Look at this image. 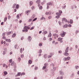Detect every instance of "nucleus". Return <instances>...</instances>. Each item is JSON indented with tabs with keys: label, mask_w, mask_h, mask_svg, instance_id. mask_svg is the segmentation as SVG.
<instances>
[{
	"label": "nucleus",
	"mask_w": 79,
	"mask_h": 79,
	"mask_svg": "<svg viewBox=\"0 0 79 79\" xmlns=\"http://www.w3.org/2000/svg\"><path fill=\"white\" fill-rule=\"evenodd\" d=\"M30 27L31 25H28L27 27L26 26L24 27L23 28V29L24 30H22L23 32H27V31H28V30L27 29H30Z\"/></svg>",
	"instance_id": "f257e3e1"
},
{
	"label": "nucleus",
	"mask_w": 79,
	"mask_h": 79,
	"mask_svg": "<svg viewBox=\"0 0 79 79\" xmlns=\"http://www.w3.org/2000/svg\"><path fill=\"white\" fill-rule=\"evenodd\" d=\"M63 38H59L58 39V41H60L61 43L63 42Z\"/></svg>",
	"instance_id": "f03ea898"
},
{
	"label": "nucleus",
	"mask_w": 79,
	"mask_h": 79,
	"mask_svg": "<svg viewBox=\"0 0 79 79\" xmlns=\"http://www.w3.org/2000/svg\"><path fill=\"white\" fill-rule=\"evenodd\" d=\"M66 34V32H63V33L60 34V35L61 36V37H64Z\"/></svg>",
	"instance_id": "7ed1b4c3"
},
{
	"label": "nucleus",
	"mask_w": 79,
	"mask_h": 79,
	"mask_svg": "<svg viewBox=\"0 0 79 79\" xmlns=\"http://www.w3.org/2000/svg\"><path fill=\"white\" fill-rule=\"evenodd\" d=\"M36 3H38V6H40V0H37L36 1Z\"/></svg>",
	"instance_id": "20e7f679"
},
{
	"label": "nucleus",
	"mask_w": 79,
	"mask_h": 79,
	"mask_svg": "<svg viewBox=\"0 0 79 79\" xmlns=\"http://www.w3.org/2000/svg\"><path fill=\"white\" fill-rule=\"evenodd\" d=\"M68 51H69V47H67L65 50V52L66 53H68Z\"/></svg>",
	"instance_id": "39448f33"
},
{
	"label": "nucleus",
	"mask_w": 79,
	"mask_h": 79,
	"mask_svg": "<svg viewBox=\"0 0 79 79\" xmlns=\"http://www.w3.org/2000/svg\"><path fill=\"white\" fill-rule=\"evenodd\" d=\"M31 40L32 38H31V36H28V41H31Z\"/></svg>",
	"instance_id": "423d86ee"
},
{
	"label": "nucleus",
	"mask_w": 79,
	"mask_h": 79,
	"mask_svg": "<svg viewBox=\"0 0 79 79\" xmlns=\"http://www.w3.org/2000/svg\"><path fill=\"white\" fill-rule=\"evenodd\" d=\"M6 42H11V40L10 39H6Z\"/></svg>",
	"instance_id": "0eeeda50"
},
{
	"label": "nucleus",
	"mask_w": 79,
	"mask_h": 79,
	"mask_svg": "<svg viewBox=\"0 0 79 79\" xmlns=\"http://www.w3.org/2000/svg\"><path fill=\"white\" fill-rule=\"evenodd\" d=\"M64 55L65 56H68V55H69V53H66V52H65L64 53Z\"/></svg>",
	"instance_id": "6e6552de"
},
{
	"label": "nucleus",
	"mask_w": 79,
	"mask_h": 79,
	"mask_svg": "<svg viewBox=\"0 0 79 79\" xmlns=\"http://www.w3.org/2000/svg\"><path fill=\"white\" fill-rule=\"evenodd\" d=\"M20 75H21V73H18L17 74L15 75V77H17L18 76H19Z\"/></svg>",
	"instance_id": "1a4fd4ad"
},
{
	"label": "nucleus",
	"mask_w": 79,
	"mask_h": 79,
	"mask_svg": "<svg viewBox=\"0 0 79 79\" xmlns=\"http://www.w3.org/2000/svg\"><path fill=\"white\" fill-rule=\"evenodd\" d=\"M62 21H64L65 22H67V19L64 18L63 19Z\"/></svg>",
	"instance_id": "9d476101"
},
{
	"label": "nucleus",
	"mask_w": 79,
	"mask_h": 79,
	"mask_svg": "<svg viewBox=\"0 0 79 79\" xmlns=\"http://www.w3.org/2000/svg\"><path fill=\"white\" fill-rule=\"evenodd\" d=\"M60 73L61 75H63V74H64L63 72L61 71H60Z\"/></svg>",
	"instance_id": "9b49d317"
},
{
	"label": "nucleus",
	"mask_w": 79,
	"mask_h": 79,
	"mask_svg": "<svg viewBox=\"0 0 79 79\" xmlns=\"http://www.w3.org/2000/svg\"><path fill=\"white\" fill-rule=\"evenodd\" d=\"M46 19L44 17H42L41 18L40 20H45Z\"/></svg>",
	"instance_id": "f8f14e48"
},
{
	"label": "nucleus",
	"mask_w": 79,
	"mask_h": 79,
	"mask_svg": "<svg viewBox=\"0 0 79 79\" xmlns=\"http://www.w3.org/2000/svg\"><path fill=\"white\" fill-rule=\"evenodd\" d=\"M52 56V54H51L49 56H48V58H51Z\"/></svg>",
	"instance_id": "ddd939ff"
},
{
	"label": "nucleus",
	"mask_w": 79,
	"mask_h": 79,
	"mask_svg": "<svg viewBox=\"0 0 79 79\" xmlns=\"http://www.w3.org/2000/svg\"><path fill=\"white\" fill-rule=\"evenodd\" d=\"M47 6H48L49 5H52V4L51 3L49 2L47 4Z\"/></svg>",
	"instance_id": "4468645a"
},
{
	"label": "nucleus",
	"mask_w": 79,
	"mask_h": 79,
	"mask_svg": "<svg viewBox=\"0 0 79 79\" xmlns=\"http://www.w3.org/2000/svg\"><path fill=\"white\" fill-rule=\"evenodd\" d=\"M70 24H73V20L72 19L70 20Z\"/></svg>",
	"instance_id": "2eb2a0df"
},
{
	"label": "nucleus",
	"mask_w": 79,
	"mask_h": 79,
	"mask_svg": "<svg viewBox=\"0 0 79 79\" xmlns=\"http://www.w3.org/2000/svg\"><path fill=\"white\" fill-rule=\"evenodd\" d=\"M52 37V34L51 33H50L49 35H48V37Z\"/></svg>",
	"instance_id": "dca6fc26"
},
{
	"label": "nucleus",
	"mask_w": 79,
	"mask_h": 79,
	"mask_svg": "<svg viewBox=\"0 0 79 79\" xmlns=\"http://www.w3.org/2000/svg\"><path fill=\"white\" fill-rule=\"evenodd\" d=\"M32 18L30 19H29V20H28V22H31L32 21Z\"/></svg>",
	"instance_id": "f3484780"
},
{
	"label": "nucleus",
	"mask_w": 79,
	"mask_h": 79,
	"mask_svg": "<svg viewBox=\"0 0 79 79\" xmlns=\"http://www.w3.org/2000/svg\"><path fill=\"white\" fill-rule=\"evenodd\" d=\"M7 20V17H5L4 19V22H6Z\"/></svg>",
	"instance_id": "a211bd4d"
},
{
	"label": "nucleus",
	"mask_w": 79,
	"mask_h": 79,
	"mask_svg": "<svg viewBox=\"0 0 79 79\" xmlns=\"http://www.w3.org/2000/svg\"><path fill=\"white\" fill-rule=\"evenodd\" d=\"M29 3H30V5L31 6L32 5V4H33V2H32V1H30L29 2Z\"/></svg>",
	"instance_id": "6ab92c4d"
},
{
	"label": "nucleus",
	"mask_w": 79,
	"mask_h": 79,
	"mask_svg": "<svg viewBox=\"0 0 79 79\" xmlns=\"http://www.w3.org/2000/svg\"><path fill=\"white\" fill-rule=\"evenodd\" d=\"M67 27H68L67 25H64L63 26V27H64V28H67Z\"/></svg>",
	"instance_id": "aec40b11"
},
{
	"label": "nucleus",
	"mask_w": 79,
	"mask_h": 79,
	"mask_svg": "<svg viewBox=\"0 0 79 79\" xmlns=\"http://www.w3.org/2000/svg\"><path fill=\"white\" fill-rule=\"evenodd\" d=\"M17 19H19V15L18 14L17 15Z\"/></svg>",
	"instance_id": "412c9836"
},
{
	"label": "nucleus",
	"mask_w": 79,
	"mask_h": 79,
	"mask_svg": "<svg viewBox=\"0 0 79 79\" xmlns=\"http://www.w3.org/2000/svg\"><path fill=\"white\" fill-rule=\"evenodd\" d=\"M16 33H14L13 35H12V37H15V36H16Z\"/></svg>",
	"instance_id": "4be33fe9"
},
{
	"label": "nucleus",
	"mask_w": 79,
	"mask_h": 79,
	"mask_svg": "<svg viewBox=\"0 0 79 79\" xmlns=\"http://www.w3.org/2000/svg\"><path fill=\"white\" fill-rule=\"evenodd\" d=\"M28 63L29 64H31L32 63V60H29L28 61Z\"/></svg>",
	"instance_id": "5701e85b"
},
{
	"label": "nucleus",
	"mask_w": 79,
	"mask_h": 79,
	"mask_svg": "<svg viewBox=\"0 0 79 79\" xmlns=\"http://www.w3.org/2000/svg\"><path fill=\"white\" fill-rule=\"evenodd\" d=\"M47 55L45 54L44 55V58H47Z\"/></svg>",
	"instance_id": "b1692460"
},
{
	"label": "nucleus",
	"mask_w": 79,
	"mask_h": 79,
	"mask_svg": "<svg viewBox=\"0 0 79 79\" xmlns=\"http://www.w3.org/2000/svg\"><path fill=\"white\" fill-rule=\"evenodd\" d=\"M16 5V4H14L13 6V8H15V6Z\"/></svg>",
	"instance_id": "393cba45"
},
{
	"label": "nucleus",
	"mask_w": 79,
	"mask_h": 79,
	"mask_svg": "<svg viewBox=\"0 0 79 79\" xmlns=\"http://www.w3.org/2000/svg\"><path fill=\"white\" fill-rule=\"evenodd\" d=\"M14 64H15V62L13 61L10 64L11 66H13Z\"/></svg>",
	"instance_id": "a878e982"
},
{
	"label": "nucleus",
	"mask_w": 79,
	"mask_h": 79,
	"mask_svg": "<svg viewBox=\"0 0 79 79\" xmlns=\"http://www.w3.org/2000/svg\"><path fill=\"white\" fill-rule=\"evenodd\" d=\"M31 12V10H27L26 11V13H30Z\"/></svg>",
	"instance_id": "bb28decb"
},
{
	"label": "nucleus",
	"mask_w": 79,
	"mask_h": 79,
	"mask_svg": "<svg viewBox=\"0 0 79 79\" xmlns=\"http://www.w3.org/2000/svg\"><path fill=\"white\" fill-rule=\"evenodd\" d=\"M71 59V58L69 56H68L67 57V59L68 60H69Z\"/></svg>",
	"instance_id": "cd10ccee"
},
{
	"label": "nucleus",
	"mask_w": 79,
	"mask_h": 79,
	"mask_svg": "<svg viewBox=\"0 0 79 79\" xmlns=\"http://www.w3.org/2000/svg\"><path fill=\"white\" fill-rule=\"evenodd\" d=\"M47 68V66H44L43 67V69H46V68Z\"/></svg>",
	"instance_id": "c85d7f7f"
},
{
	"label": "nucleus",
	"mask_w": 79,
	"mask_h": 79,
	"mask_svg": "<svg viewBox=\"0 0 79 79\" xmlns=\"http://www.w3.org/2000/svg\"><path fill=\"white\" fill-rule=\"evenodd\" d=\"M16 8L17 9H18V8H19V5L18 4H17V5H16Z\"/></svg>",
	"instance_id": "c756f323"
},
{
	"label": "nucleus",
	"mask_w": 79,
	"mask_h": 79,
	"mask_svg": "<svg viewBox=\"0 0 79 79\" xmlns=\"http://www.w3.org/2000/svg\"><path fill=\"white\" fill-rule=\"evenodd\" d=\"M35 15H33L32 17V19H34V18L35 17Z\"/></svg>",
	"instance_id": "7c9ffc66"
},
{
	"label": "nucleus",
	"mask_w": 79,
	"mask_h": 79,
	"mask_svg": "<svg viewBox=\"0 0 79 79\" xmlns=\"http://www.w3.org/2000/svg\"><path fill=\"white\" fill-rule=\"evenodd\" d=\"M67 60V58H66V57H64V58L63 59V60L64 61H66V60Z\"/></svg>",
	"instance_id": "2f4dec72"
},
{
	"label": "nucleus",
	"mask_w": 79,
	"mask_h": 79,
	"mask_svg": "<svg viewBox=\"0 0 79 79\" xmlns=\"http://www.w3.org/2000/svg\"><path fill=\"white\" fill-rule=\"evenodd\" d=\"M34 29V27H32L31 28L30 30H32V29Z\"/></svg>",
	"instance_id": "473e14b6"
},
{
	"label": "nucleus",
	"mask_w": 79,
	"mask_h": 79,
	"mask_svg": "<svg viewBox=\"0 0 79 79\" xmlns=\"http://www.w3.org/2000/svg\"><path fill=\"white\" fill-rule=\"evenodd\" d=\"M4 74H5V75H6V74H7V72L5 71L4 72Z\"/></svg>",
	"instance_id": "72a5a7b5"
},
{
	"label": "nucleus",
	"mask_w": 79,
	"mask_h": 79,
	"mask_svg": "<svg viewBox=\"0 0 79 79\" xmlns=\"http://www.w3.org/2000/svg\"><path fill=\"white\" fill-rule=\"evenodd\" d=\"M23 75H25V73H22L21 74V76H23Z\"/></svg>",
	"instance_id": "f704fd0d"
},
{
	"label": "nucleus",
	"mask_w": 79,
	"mask_h": 79,
	"mask_svg": "<svg viewBox=\"0 0 79 79\" xmlns=\"http://www.w3.org/2000/svg\"><path fill=\"white\" fill-rule=\"evenodd\" d=\"M20 53H22L23 52V49L21 48L20 49Z\"/></svg>",
	"instance_id": "c9c22d12"
},
{
	"label": "nucleus",
	"mask_w": 79,
	"mask_h": 79,
	"mask_svg": "<svg viewBox=\"0 0 79 79\" xmlns=\"http://www.w3.org/2000/svg\"><path fill=\"white\" fill-rule=\"evenodd\" d=\"M37 18H35V19H34L32 21H33V22L35 21L36 20H37Z\"/></svg>",
	"instance_id": "e433bc0d"
},
{
	"label": "nucleus",
	"mask_w": 79,
	"mask_h": 79,
	"mask_svg": "<svg viewBox=\"0 0 79 79\" xmlns=\"http://www.w3.org/2000/svg\"><path fill=\"white\" fill-rule=\"evenodd\" d=\"M59 25H60V26H61V22L60 21H59Z\"/></svg>",
	"instance_id": "4c0bfd02"
},
{
	"label": "nucleus",
	"mask_w": 79,
	"mask_h": 79,
	"mask_svg": "<svg viewBox=\"0 0 79 79\" xmlns=\"http://www.w3.org/2000/svg\"><path fill=\"white\" fill-rule=\"evenodd\" d=\"M56 18H57V19H58L60 18V16L58 15L56 16Z\"/></svg>",
	"instance_id": "58836bf2"
},
{
	"label": "nucleus",
	"mask_w": 79,
	"mask_h": 79,
	"mask_svg": "<svg viewBox=\"0 0 79 79\" xmlns=\"http://www.w3.org/2000/svg\"><path fill=\"white\" fill-rule=\"evenodd\" d=\"M11 33V32H9L7 33V34H8V35H10Z\"/></svg>",
	"instance_id": "ea45409f"
},
{
	"label": "nucleus",
	"mask_w": 79,
	"mask_h": 79,
	"mask_svg": "<svg viewBox=\"0 0 79 79\" xmlns=\"http://www.w3.org/2000/svg\"><path fill=\"white\" fill-rule=\"evenodd\" d=\"M39 9L40 10H41L42 9V6H40V7H39Z\"/></svg>",
	"instance_id": "a19ab883"
},
{
	"label": "nucleus",
	"mask_w": 79,
	"mask_h": 79,
	"mask_svg": "<svg viewBox=\"0 0 79 79\" xmlns=\"http://www.w3.org/2000/svg\"><path fill=\"white\" fill-rule=\"evenodd\" d=\"M10 18H11V16L10 15H8V19H10Z\"/></svg>",
	"instance_id": "79ce46f5"
},
{
	"label": "nucleus",
	"mask_w": 79,
	"mask_h": 79,
	"mask_svg": "<svg viewBox=\"0 0 79 79\" xmlns=\"http://www.w3.org/2000/svg\"><path fill=\"white\" fill-rule=\"evenodd\" d=\"M47 31H45L44 32V34H47Z\"/></svg>",
	"instance_id": "37998d69"
},
{
	"label": "nucleus",
	"mask_w": 79,
	"mask_h": 79,
	"mask_svg": "<svg viewBox=\"0 0 79 79\" xmlns=\"http://www.w3.org/2000/svg\"><path fill=\"white\" fill-rule=\"evenodd\" d=\"M9 61L10 63H11V62H12V59H10Z\"/></svg>",
	"instance_id": "c03bdc74"
},
{
	"label": "nucleus",
	"mask_w": 79,
	"mask_h": 79,
	"mask_svg": "<svg viewBox=\"0 0 79 79\" xmlns=\"http://www.w3.org/2000/svg\"><path fill=\"white\" fill-rule=\"evenodd\" d=\"M48 63H45L44 64V66H48Z\"/></svg>",
	"instance_id": "a18cd8bd"
},
{
	"label": "nucleus",
	"mask_w": 79,
	"mask_h": 79,
	"mask_svg": "<svg viewBox=\"0 0 79 79\" xmlns=\"http://www.w3.org/2000/svg\"><path fill=\"white\" fill-rule=\"evenodd\" d=\"M18 61H21V58H18Z\"/></svg>",
	"instance_id": "49530a36"
},
{
	"label": "nucleus",
	"mask_w": 79,
	"mask_h": 79,
	"mask_svg": "<svg viewBox=\"0 0 79 79\" xmlns=\"http://www.w3.org/2000/svg\"><path fill=\"white\" fill-rule=\"evenodd\" d=\"M75 68H76V69H78V68H79V66H76L75 67Z\"/></svg>",
	"instance_id": "de8ad7c7"
},
{
	"label": "nucleus",
	"mask_w": 79,
	"mask_h": 79,
	"mask_svg": "<svg viewBox=\"0 0 79 79\" xmlns=\"http://www.w3.org/2000/svg\"><path fill=\"white\" fill-rule=\"evenodd\" d=\"M42 50L41 49L40 50V51H39L40 53H42Z\"/></svg>",
	"instance_id": "09e8293b"
},
{
	"label": "nucleus",
	"mask_w": 79,
	"mask_h": 79,
	"mask_svg": "<svg viewBox=\"0 0 79 79\" xmlns=\"http://www.w3.org/2000/svg\"><path fill=\"white\" fill-rule=\"evenodd\" d=\"M38 69V67H35V69L36 70V69Z\"/></svg>",
	"instance_id": "8fccbe9b"
},
{
	"label": "nucleus",
	"mask_w": 79,
	"mask_h": 79,
	"mask_svg": "<svg viewBox=\"0 0 79 79\" xmlns=\"http://www.w3.org/2000/svg\"><path fill=\"white\" fill-rule=\"evenodd\" d=\"M21 58H23L24 57V55H21Z\"/></svg>",
	"instance_id": "3c124183"
},
{
	"label": "nucleus",
	"mask_w": 79,
	"mask_h": 79,
	"mask_svg": "<svg viewBox=\"0 0 79 79\" xmlns=\"http://www.w3.org/2000/svg\"><path fill=\"white\" fill-rule=\"evenodd\" d=\"M56 34H53V36H55V37H56Z\"/></svg>",
	"instance_id": "603ef678"
},
{
	"label": "nucleus",
	"mask_w": 79,
	"mask_h": 79,
	"mask_svg": "<svg viewBox=\"0 0 79 79\" xmlns=\"http://www.w3.org/2000/svg\"><path fill=\"white\" fill-rule=\"evenodd\" d=\"M39 46H40V47H41L42 46V44L40 43L39 44Z\"/></svg>",
	"instance_id": "864d4df0"
},
{
	"label": "nucleus",
	"mask_w": 79,
	"mask_h": 79,
	"mask_svg": "<svg viewBox=\"0 0 79 79\" xmlns=\"http://www.w3.org/2000/svg\"><path fill=\"white\" fill-rule=\"evenodd\" d=\"M59 12L60 13H62V11L61 10H59Z\"/></svg>",
	"instance_id": "5fc2aeb1"
},
{
	"label": "nucleus",
	"mask_w": 79,
	"mask_h": 79,
	"mask_svg": "<svg viewBox=\"0 0 79 79\" xmlns=\"http://www.w3.org/2000/svg\"><path fill=\"white\" fill-rule=\"evenodd\" d=\"M6 66V64H3V67H5V66Z\"/></svg>",
	"instance_id": "6e6d98bb"
},
{
	"label": "nucleus",
	"mask_w": 79,
	"mask_h": 79,
	"mask_svg": "<svg viewBox=\"0 0 79 79\" xmlns=\"http://www.w3.org/2000/svg\"><path fill=\"white\" fill-rule=\"evenodd\" d=\"M43 40H46V38H45V37H44Z\"/></svg>",
	"instance_id": "4d7b16f0"
},
{
	"label": "nucleus",
	"mask_w": 79,
	"mask_h": 79,
	"mask_svg": "<svg viewBox=\"0 0 79 79\" xmlns=\"http://www.w3.org/2000/svg\"><path fill=\"white\" fill-rule=\"evenodd\" d=\"M58 30H56L55 31V32H56V33H58Z\"/></svg>",
	"instance_id": "13d9d810"
},
{
	"label": "nucleus",
	"mask_w": 79,
	"mask_h": 79,
	"mask_svg": "<svg viewBox=\"0 0 79 79\" xmlns=\"http://www.w3.org/2000/svg\"><path fill=\"white\" fill-rule=\"evenodd\" d=\"M49 19H51L52 18V16H49L48 17Z\"/></svg>",
	"instance_id": "bf43d9fd"
},
{
	"label": "nucleus",
	"mask_w": 79,
	"mask_h": 79,
	"mask_svg": "<svg viewBox=\"0 0 79 79\" xmlns=\"http://www.w3.org/2000/svg\"><path fill=\"white\" fill-rule=\"evenodd\" d=\"M58 37V35L56 34V36L55 37Z\"/></svg>",
	"instance_id": "052dcab7"
},
{
	"label": "nucleus",
	"mask_w": 79,
	"mask_h": 79,
	"mask_svg": "<svg viewBox=\"0 0 79 79\" xmlns=\"http://www.w3.org/2000/svg\"><path fill=\"white\" fill-rule=\"evenodd\" d=\"M59 53H62V51H59Z\"/></svg>",
	"instance_id": "680f3d73"
},
{
	"label": "nucleus",
	"mask_w": 79,
	"mask_h": 79,
	"mask_svg": "<svg viewBox=\"0 0 79 79\" xmlns=\"http://www.w3.org/2000/svg\"><path fill=\"white\" fill-rule=\"evenodd\" d=\"M6 45H7V46H8V45H9V44L6 43Z\"/></svg>",
	"instance_id": "e2e57ef3"
},
{
	"label": "nucleus",
	"mask_w": 79,
	"mask_h": 79,
	"mask_svg": "<svg viewBox=\"0 0 79 79\" xmlns=\"http://www.w3.org/2000/svg\"><path fill=\"white\" fill-rule=\"evenodd\" d=\"M69 27H71V24L69 25Z\"/></svg>",
	"instance_id": "0e129e2a"
},
{
	"label": "nucleus",
	"mask_w": 79,
	"mask_h": 79,
	"mask_svg": "<svg viewBox=\"0 0 79 79\" xmlns=\"http://www.w3.org/2000/svg\"><path fill=\"white\" fill-rule=\"evenodd\" d=\"M45 14H46V15H48V12H46V13H45Z\"/></svg>",
	"instance_id": "69168bd1"
},
{
	"label": "nucleus",
	"mask_w": 79,
	"mask_h": 79,
	"mask_svg": "<svg viewBox=\"0 0 79 79\" xmlns=\"http://www.w3.org/2000/svg\"><path fill=\"white\" fill-rule=\"evenodd\" d=\"M1 25H3V22H2L1 24Z\"/></svg>",
	"instance_id": "338daca9"
},
{
	"label": "nucleus",
	"mask_w": 79,
	"mask_h": 79,
	"mask_svg": "<svg viewBox=\"0 0 79 79\" xmlns=\"http://www.w3.org/2000/svg\"><path fill=\"white\" fill-rule=\"evenodd\" d=\"M60 79H63V77H60Z\"/></svg>",
	"instance_id": "774afa93"
}]
</instances>
